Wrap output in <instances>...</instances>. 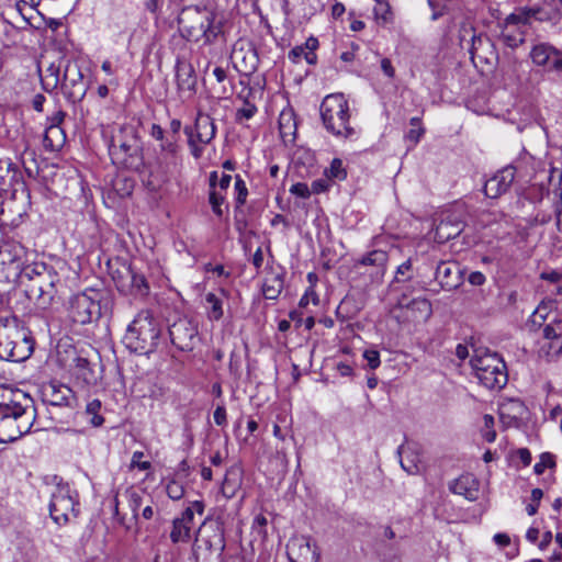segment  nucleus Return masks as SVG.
<instances>
[{"label": "nucleus", "instance_id": "43", "mask_svg": "<svg viewBox=\"0 0 562 562\" xmlns=\"http://www.w3.org/2000/svg\"><path fill=\"white\" fill-rule=\"evenodd\" d=\"M235 67L238 69V71L243 74H251L257 68V56L254 50H248L243 56V65L238 66V64H235Z\"/></svg>", "mask_w": 562, "mask_h": 562}, {"label": "nucleus", "instance_id": "61", "mask_svg": "<svg viewBox=\"0 0 562 562\" xmlns=\"http://www.w3.org/2000/svg\"><path fill=\"white\" fill-rule=\"evenodd\" d=\"M290 192L296 196L306 199L311 195V190L306 183L297 182L293 184L290 189Z\"/></svg>", "mask_w": 562, "mask_h": 562}, {"label": "nucleus", "instance_id": "32", "mask_svg": "<svg viewBox=\"0 0 562 562\" xmlns=\"http://www.w3.org/2000/svg\"><path fill=\"white\" fill-rule=\"evenodd\" d=\"M60 68L61 65H56L52 63L44 71V74L41 76V82L43 86V89L47 92H52L60 83Z\"/></svg>", "mask_w": 562, "mask_h": 562}, {"label": "nucleus", "instance_id": "12", "mask_svg": "<svg viewBox=\"0 0 562 562\" xmlns=\"http://www.w3.org/2000/svg\"><path fill=\"white\" fill-rule=\"evenodd\" d=\"M171 344L180 351H191L196 345L198 325L190 318L179 317L168 328Z\"/></svg>", "mask_w": 562, "mask_h": 562}, {"label": "nucleus", "instance_id": "11", "mask_svg": "<svg viewBox=\"0 0 562 562\" xmlns=\"http://www.w3.org/2000/svg\"><path fill=\"white\" fill-rule=\"evenodd\" d=\"M180 165V154L158 153L155 161L148 166V186L153 190L160 188L178 171Z\"/></svg>", "mask_w": 562, "mask_h": 562}, {"label": "nucleus", "instance_id": "19", "mask_svg": "<svg viewBox=\"0 0 562 562\" xmlns=\"http://www.w3.org/2000/svg\"><path fill=\"white\" fill-rule=\"evenodd\" d=\"M516 169L507 166L490 178L484 186V193L491 199H496L507 192L515 179Z\"/></svg>", "mask_w": 562, "mask_h": 562}, {"label": "nucleus", "instance_id": "22", "mask_svg": "<svg viewBox=\"0 0 562 562\" xmlns=\"http://www.w3.org/2000/svg\"><path fill=\"white\" fill-rule=\"evenodd\" d=\"M44 394L47 402L54 406H71V402L75 398L70 387L57 383L48 384L44 390Z\"/></svg>", "mask_w": 562, "mask_h": 562}, {"label": "nucleus", "instance_id": "31", "mask_svg": "<svg viewBox=\"0 0 562 562\" xmlns=\"http://www.w3.org/2000/svg\"><path fill=\"white\" fill-rule=\"evenodd\" d=\"M241 477L239 469L232 468L229 469L224 477L222 484V493L226 498H233L236 495V492L240 487Z\"/></svg>", "mask_w": 562, "mask_h": 562}, {"label": "nucleus", "instance_id": "46", "mask_svg": "<svg viewBox=\"0 0 562 562\" xmlns=\"http://www.w3.org/2000/svg\"><path fill=\"white\" fill-rule=\"evenodd\" d=\"M159 153L179 154L180 151L177 137L166 135L164 136V140H159Z\"/></svg>", "mask_w": 562, "mask_h": 562}, {"label": "nucleus", "instance_id": "9", "mask_svg": "<svg viewBox=\"0 0 562 562\" xmlns=\"http://www.w3.org/2000/svg\"><path fill=\"white\" fill-rule=\"evenodd\" d=\"M184 134L188 137V146L191 155L199 159L204 150V145L212 142L216 134L213 119L207 114L199 113L193 126H186Z\"/></svg>", "mask_w": 562, "mask_h": 562}, {"label": "nucleus", "instance_id": "59", "mask_svg": "<svg viewBox=\"0 0 562 562\" xmlns=\"http://www.w3.org/2000/svg\"><path fill=\"white\" fill-rule=\"evenodd\" d=\"M484 44L492 46L488 37L483 36V35H477V36L473 35L472 36V45H471V48H470V53L472 54V56L474 54H476L482 48V46Z\"/></svg>", "mask_w": 562, "mask_h": 562}, {"label": "nucleus", "instance_id": "16", "mask_svg": "<svg viewBox=\"0 0 562 562\" xmlns=\"http://www.w3.org/2000/svg\"><path fill=\"white\" fill-rule=\"evenodd\" d=\"M70 316L75 323L88 324L101 314L99 301L87 293L76 294L70 301Z\"/></svg>", "mask_w": 562, "mask_h": 562}, {"label": "nucleus", "instance_id": "33", "mask_svg": "<svg viewBox=\"0 0 562 562\" xmlns=\"http://www.w3.org/2000/svg\"><path fill=\"white\" fill-rule=\"evenodd\" d=\"M387 261V254L383 250H372L364 255L359 261L363 266H373L375 268V274H383L385 270V263Z\"/></svg>", "mask_w": 562, "mask_h": 562}, {"label": "nucleus", "instance_id": "5", "mask_svg": "<svg viewBox=\"0 0 562 562\" xmlns=\"http://www.w3.org/2000/svg\"><path fill=\"white\" fill-rule=\"evenodd\" d=\"M161 329L148 310L137 313L124 336L126 347L139 355L154 352L160 341Z\"/></svg>", "mask_w": 562, "mask_h": 562}, {"label": "nucleus", "instance_id": "42", "mask_svg": "<svg viewBox=\"0 0 562 562\" xmlns=\"http://www.w3.org/2000/svg\"><path fill=\"white\" fill-rule=\"evenodd\" d=\"M374 15L379 23L386 24L392 19L391 7L387 0L375 1Z\"/></svg>", "mask_w": 562, "mask_h": 562}, {"label": "nucleus", "instance_id": "44", "mask_svg": "<svg viewBox=\"0 0 562 562\" xmlns=\"http://www.w3.org/2000/svg\"><path fill=\"white\" fill-rule=\"evenodd\" d=\"M325 175L329 179L344 180L347 177V172L344 168L341 159H333L330 167L325 170Z\"/></svg>", "mask_w": 562, "mask_h": 562}, {"label": "nucleus", "instance_id": "52", "mask_svg": "<svg viewBox=\"0 0 562 562\" xmlns=\"http://www.w3.org/2000/svg\"><path fill=\"white\" fill-rule=\"evenodd\" d=\"M554 465L553 456L550 453H542L540 457V461L537 462L533 467V471L536 474L540 475L544 472L547 468H551Z\"/></svg>", "mask_w": 562, "mask_h": 562}, {"label": "nucleus", "instance_id": "36", "mask_svg": "<svg viewBox=\"0 0 562 562\" xmlns=\"http://www.w3.org/2000/svg\"><path fill=\"white\" fill-rule=\"evenodd\" d=\"M207 304V318L210 321H220L223 317V300L215 293H207L205 295Z\"/></svg>", "mask_w": 562, "mask_h": 562}, {"label": "nucleus", "instance_id": "21", "mask_svg": "<svg viewBox=\"0 0 562 562\" xmlns=\"http://www.w3.org/2000/svg\"><path fill=\"white\" fill-rule=\"evenodd\" d=\"M193 524V509L187 507L180 517H176L172 520V527L170 531V540L173 544L180 542H188L191 538V528Z\"/></svg>", "mask_w": 562, "mask_h": 562}, {"label": "nucleus", "instance_id": "28", "mask_svg": "<svg viewBox=\"0 0 562 562\" xmlns=\"http://www.w3.org/2000/svg\"><path fill=\"white\" fill-rule=\"evenodd\" d=\"M66 135L60 126H47L43 137V145L46 149L54 151L63 147Z\"/></svg>", "mask_w": 562, "mask_h": 562}, {"label": "nucleus", "instance_id": "10", "mask_svg": "<svg viewBox=\"0 0 562 562\" xmlns=\"http://www.w3.org/2000/svg\"><path fill=\"white\" fill-rule=\"evenodd\" d=\"M60 89L70 103L80 102L87 93V85L79 65L70 59L64 63V75L60 79Z\"/></svg>", "mask_w": 562, "mask_h": 562}, {"label": "nucleus", "instance_id": "18", "mask_svg": "<svg viewBox=\"0 0 562 562\" xmlns=\"http://www.w3.org/2000/svg\"><path fill=\"white\" fill-rule=\"evenodd\" d=\"M286 554L290 562H316L318 553L311 538L294 536L286 544Z\"/></svg>", "mask_w": 562, "mask_h": 562}, {"label": "nucleus", "instance_id": "14", "mask_svg": "<svg viewBox=\"0 0 562 562\" xmlns=\"http://www.w3.org/2000/svg\"><path fill=\"white\" fill-rule=\"evenodd\" d=\"M463 228V211L456 207L442 213L439 223L435 227L434 239L439 244H443L459 236Z\"/></svg>", "mask_w": 562, "mask_h": 562}, {"label": "nucleus", "instance_id": "45", "mask_svg": "<svg viewBox=\"0 0 562 562\" xmlns=\"http://www.w3.org/2000/svg\"><path fill=\"white\" fill-rule=\"evenodd\" d=\"M484 426L482 428V436L487 442H493L496 439V431L494 430L495 419L492 415H484Z\"/></svg>", "mask_w": 562, "mask_h": 562}, {"label": "nucleus", "instance_id": "6", "mask_svg": "<svg viewBox=\"0 0 562 562\" xmlns=\"http://www.w3.org/2000/svg\"><path fill=\"white\" fill-rule=\"evenodd\" d=\"M319 111L323 125L328 133L344 138L357 135L356 130L350 125L349 104L342 93L325 97Z\"/></svg>", "mask_w": 562, "mask_h": 562}, {"label": "nucleus", "instance_id": "38", "mask_svg": "<svg viewBox=\"0 0 562 562\" xmlns=\"http://www.w3.org/2000/svg\"><path fill=\"white\" fill-rule=\"evenodd\" d=\"M541 13V8H525L519 13H512L505 19V24H528L530 18H536Z\"/></svg>", "mask_w": 562, "mask_h": 562}, {"label": "nucleus", "instance_id": "53", "mask_svg": "<svg viewBox=\"0 0 562 562\" xmlns=\"http://www.w3.org/2000/svg\"><path fill=\"white\" fill-rule=\"evenodd\" d=\"M543 337L549 341H554L559 345V348H562V334L559 333L552 324H549L543 328Z\"/></svg>", "mask_w": 562, "mask_h": 562}, {"label": "nucleus", "instance_id": "35", "mask_svg": "<svg viewBox=\"0 0 562 562\" xmlns=\"http://www.w3.org/2000/svg\"><path fill=\"white\" fill-rule=\"evenodd\" d=\"M283 289V278L280 274L267 277L262 285V293L268 300H276Z\"/></svg>", "mask_w": 562, "mask_h": 562}, {"label": "nucleus", "instance_id": "1", "mask_svg": "<svg viewBox=\"0 0 562 562\" xmlns=\"http://www.w3.org/2000/svg\"><path fill=\"white\" fill-rule=\"evenodd\" d=\"M36 419L33 398L22 390H7L0 397V443L29 434Z\"/></svg>", "mask_w": 562, "mask_h": 562}, {"label": "nucleus", "instance_id": "63", "mask_svg": "<svg viewBox=\"0 0 562 562\" xmlns=\"http://www.w3.org/2000/svg\"><path fill=\"white\" fill-rule=\"evenodd\" d=\"M214 422L217 426H224L227 423L226 408L224 405H218L213 414Z\"/></svg>", "mask_w": 562, "mask_h": 562}, {"label": "nucleus", "instance_id": "58", "mask_svg": "<svg viewBox=\"0 0 562 562\" xmlns=\"http://www.w3.org/2000/svg\"><path fill=\"white\" fill-rule=\"evenodd\" d=\"M363 358L367 360L369 368L372 370L376 369L381 363L380 353L376 350H366L363 352Z\"/></svg>", "mask_w": 562, "mask_h": 562}, {"label": "nucleus", "instance_id": "8", "mask_svg": "<svg viewBox=\"0 0 562 562\" xmlns=\"http://www.w3.org/2000/svg\"><path fill=\"white\" fill-rule=\"evenodd\" d=\"M49 494V515L55 524L64 526L78 516V493L68 483L58 482L50 486Z\"/></svg>", "mask_w": 562, "mask_h": 562}, {"label": "nucleus", "instance_id": "20", "mask_svg": "<svg viewBox=\"0 0 562 562\" xmlns=\"http://www.w3.org/2000/svg\"><path fill=\"white\" fill-rule=\"evenodd\" d=\"M436 280L442 289L453 290L461 284L462 271L456 261H441L436 269Z\"/></svg>", "mask_w": 562, "mask_h": 562}, {"label": "nucleus", "instance_id": "64", "mask_svg": "<svg viewBox=\"0 0 562 562\" xmlns=\"http://www.w3.org/2000/svg\"><path fill=\"white\" fill-rule=\"evenodd\" d=\"M425 133V130L423 127H411V130L407 132V139L411 140L414 145H416L423 134Z\"/></svg>", "mask_w": 562, "mask_h": 562}, {"label": "nucleus", "instance_id": "4", "mask_svg": "<svg viewBox=\"0 0 562 562\" xmlns=\"http://www.w3.org/2000/svg\"><path fill=\"white\" fill-rule=\"evenodd\" d=\"M109 153L114 164L142 171L145 168L143 143L134 125H121L112 135Z\"/></svg>", "mask_w": 562, "mask_h": 562}, {"label": "nucleus", "instance_id": "49", "mask_svg": "<svg viewBox=\"0 0 562 562\" xmlns=\"http://www.w3.org/2000/svg\"><path fill=\"white\" fill-rule=\"evenodd\" d=\"M166 493L171 499L179 501L184 495V488L181 483L171 480L167 483Z\"/></svg>", "mask_w": 562, "mask_h": 562}, {"label": "nucleus", "instance_id": "3", "mask_svg": "<svg viewBox=\"0 0 562 562\" xmlns=\"http://www.w3.org/2000/svg\"><path fill=\"white\" fill-rule=\"evenodd\" d=\"M34 350L30 330L14 315H0V359L22 362Z\"/></svg>", "mask_w": 562, "mask_h": 562}, {"label": "nucleus", "instance_id": "7", "mask_svg": "<svg viewBox=\"0 0 562 562\" xmlns=\"http://www.w3.org/2000/svg\"><path fill=\"white\" fill-rule=\"evenodd\" d=\"M479 382L488 390H501L508 381L504 360L496 353L479 349L470 360Z\"/></svg>", "mask_w": 562, "mask_h": 562}, {"label": "nucleus", "instance_id": "25", "mask_svg": "<svg viewBox=\"0 0 562 562\" xmlns=\"http://www.w3.org/2000/svg\"><path fill=\"white\" fill-rule=\"evenodd\" d=\"M204 43H213L223 32V21L217 14L209 12L200 23Z\"/></svg>", "mask_w": 562, "mask_h": 562}, {"label": "nucleus", "instance_id": "40", "mask_svg": "<svg viewBox=\"0 0 562 562\" xmlns=\"http://www.w3.org/2000/svg\"><path fill=\"white\" fill-rule=\"evenodd\" d=\"M26 7H27V3L26 1L24 0H20L18 3H16V10L19 11V13L21 14V16L23 18L24 22L33 27H36L38 29L40 25L35 24L34 21L36 20V16L35 15H38L41 19H43V16L41 15V13L38 11H36L33 7H29L27 8V12H25L26 10Z\"/></svg>", "mask_w": 562, "mask_h": 562}, {"label": "nucleus", "instance_id": "13", "mask_svg": "<svg viewBox=\"0 0 562 562\" xmlns=\"http://www.w3.org/2000/svg\"><path fill=\"white\" fill-rule=\"evenodd\" d=\"M26 255V248L19 241L5 239L0 243V265L10 269L8 278L11 276L18 280L21 277Z\"/></svg>", "mask_w": 562, "mask_h": 562}, {"label": "nucleus", "instance_id": "26", "mask_svg": "<svg viewBox=\"0 0 562 562\" xmlns=\"http://www.w3.org/2000/svg\"><path fill=\"white\" fill-rule=\"evenodd\" d=\"M553 55L562 56V50L557 49L554 46L548 43L537 44L530 52V58L532 63L540 67H544Z\"/></svg>", "mask_w": 562, "mask_h": 562}, {"label": "nucleus", "instance_id": "54", "mask_svg": "<svg viewBox=\"0 0 562 562\" xmlns=\"http://www.w3.org/2000/svg\"><path fill=\"white\" fill-rule=\"evenodd\" d=\"M412 270V261L408 259L400 265L396 269L395 281L404 282L411 279L409 272Z\"/></svg>", "mask_w": 562, "mask_h": 562}, {"label": "nucleus", "instance_id": "62", "mask_svg": "<svg viewBox=\"0 0 562 562\" xmlns=\"http://www.w3.org/2000/svg\"><path fill=\"white\" fill-rule=\"evenodd\" d=\"M310 301L313 302L314 305L318 304V296L316 292L313 289H308L305 294L300 300V307H306L310 303Z\"/></svg>", "mask_w": 562, "mask_h": 562}, {"label": "nucleus", "instance_id": "55", "mask_svg": "<svg viewBox=\"0 0 562 562\" xmlns=\"http://www.w3.org/2000/svg\"><path fill=\"white\" fill-rule=\"evenodd\" d=\"M542 496H543L542 490L533 488L531 491V501H532V503L527 505V507H526V512H527L528 515L532 516V515H535L537 513L538 505H539Z\"/></svg>", "mask_w": 562, "mask_h": 562}, {"label": "nucleus", "instance_id": "57", "mask_svg": "<svg viewBox=\"0 0 562 562\" xmlns=\"http://www.w3.org/2000/svg\"><path fill=\"white\" fill-rule=\"evenodd\" d=\"M143 457H144V452L135 451L132 456L131 465L133 468H137L142 471L149 470L151 464L149 461H142Z\"/></svg>", "mask_w": 562, "mask_h": 562}, {"label": "nucleus", "instance_id": "29", "mask_svg": "<svg viewBox=\"0 0 562 562\" xmlns=\"http://www.w3.org/2000/svg\"><path fill=\"white\" fill-rule=\"evenodd\" d=\"M397 453L401 457V465L409 474L419 472L420 458L419 454L413 451L409 447L400 446Z\"/></svg>", "mask_w": 562, "mask_h": 562}, {"label": "nucleus", "instance_id": "27", "mask_svg": "<svg viewBox=\"0 0 562 562\" xmlns=\"http://www.w3.org/2000/svg\"><path fill=\"white\" fill-rule=\"evenodd\" d=\"M217 181V171H212L210 173V194H209V202L211 204L212 211L214 214H216L218 217H221L224 213L223 204L225 202V196L223 194V191L217 190L216 187Z\"/></svg>", "mask_w": 562, "mask_h": 562}, {"label": "nucleus", "instance_id": "24", "mask_svg": "<svg viewBox=\"0 0 562 562\" xmlns=\"http://www.w3.org/2000/svg\"><path fill=\"white\" fill-rule=\"evenodd\" d=\"M176 79L180 91L194 92L196 77L193 66L186 60H178L176 65Z\"/></svg>", "mask_w": 562, "mask_h": 562}, {"label": "nucleus", "instance_id": "30", "mask_svg": "<svg viewBox=\"0 0 562 562\" xmlns=\"http://www.w3.org/2000/svg\"><path fill=\"white\" fill-rule=\"evenodd\" d=\"M279 131L283 142H291L295 136L296 122L292 111H282L279 116Z\"/></svg>", "mask_w": 562, "mask_h": 562}, {"label": "nucleus", "instance_id": "50", "mask_svg": "<svg viewBox=\"0 0 562 562\" xmlns=\"http://www.w3.org/2000/svg\"><path fill=\"white\" fill-rule=\"evenodd\" d=\"M562 19V12L559 9L552 11H544L541 9V13H538L537 20L540 22H550L553 25L560 23Z\"/></svg>", "mask_w": 562, "mask_h": 562}, {"label": "nucleus", "instance_id": "39", "mask_svg": "<svg viewBox=\"0 0 562 562\" xmlns=\"http://www.w3.org/2000/svg\"><path fill=\"white\" fill-rule=\"evenodd\" d=\"M289 58L293 63H299L301 60V58H304L306 60V63L310 65H314L317 60V56H316L315 52H311L303 46H296V47L292 48L289 53Z\"/></svg>", "mask_w": 562, "mask_h": 562}, {"label": "nucleus", "instance_id": "56", "mask_svg": "<svg viewBox=\"0 0 562 562\" xmlns=\"http://www.w3.org/2000/svg\"><path fill=\"white\" fill-rule=\"evenodd\" d=\"M256 105L248 101H245L244 106L237 111L236 117L237 120H249L256 114Z\"/></svg>", "mask_w": 562, "mask_h": 562}, {"label": "nucleus", "instance_id": "2", "mask_svg": "<svg viewBox=\"0 0 562 562\" xmlns=\"http://www.w3.org/2000/svg\"><path fill=\"white\" fill-rule=\"evenodd\" d=\"M18 282L24 286L26 296L34 301L37 307L46 310L57 295V283L60 279L53 267L44 262H34L23 268Z\"/></svg>", "mask_w": 562, "mask_h": 562}, {"label": "nucleus", "instance_id": "17", "mask_svg": "<svg viewBox=\"0 0 562 562\" xmlns=\"http://www.w3.org/2000/svg\"><path fill=\"white\" fill-rule=\"evenodd\" d=\"M113 279L117 290L122 293L143 297L149 292V285L145 277L137 273L131 267H126L123 273L114 277Z\"/></svg>", "mask_w": 562, "mask_h": 562}, {"label": "nucleus", "instance_id": "23", "mask_svg": "<svg viewBox=\"0 0 562 562\" xmlns=\"http://www.w3.org/2000/svg\"><path fill=\"white\" fill-rule=\"evenodd\" d=\"M450 491L469 501H475L479 497V482L472 474H463L450 484Z\"/></svg>", "mask_w": 562, "mask_h": 562}, {"label": "nucleus", "instance_id": "48", "mask_svg": "<svg viewBox=\"0 0 562 562\" xmlns=\"http://www.w3.org/2000/svg\"><path fill=\"white\" fill-rule=\"evenodd\" d=\"M234 189L236 192L237 206H241L246 202L248 189L245 181L239 176H236Z\"/></svg>", "mask_w": 562, "mask_h": 562}, {"label": "nucleus", "instance_id": "34", "mask_svg": "<svg viewBox=\"0 0 562 562\" xmlns=\"http://www.w3.org/2000/svg\"><path fill=\"white\" fill-rule=\"evenodd\" d=\"M128 507L133 514V518L137 521L139 518V510L145 506L148 495L145 491L130 488L126 491Z\"/></svg>", "mask_w": 562, "mask_h": 562}, {"label": "nucleus", "instance_id": "37", "mask_svg": "<svg viewBox=\"0 0 562 562\" xmlns=\"http://www.w3.org/2000/svg\"><path fill=\"white\" fill-rule=\"evenodd\" d=\"M101 407L102 403L98 398L88 402L86 405L85 414L92 427H101L104 423V417L100 414Z\"/></svg>", "mask_w": 562, "mask_h": 562}, {"label": "nucleus", "instance_id": "15", "mask_svg": "<svg viewBox=\"0 0 562 562\" xmlns=\"http://www.w3.org/2000/svg\"><path fill=\"white\" fill-rule=\"evenodd\" d=\"M195 541L199 542V544H196V551L204 547V550L209 554L217 552L221 557L226 547L224 528L217 522L206 524L204 521L199 529Z\"/></svg>", "mask_w": 562, "mask_h": 562}, {"label": "nucleus", "instance_id": "47", "mask_svg": "<svg viewBox=\"0 0 562 562\" xmlns=\"http://www.w3.org/2000/svg\"><path fill=\"white\" fill-rule=\"evenodd\" d=\"M503 42L510 48H516L525 41L524 33L521 32H506L503 31L501 35Z\"/></svg>", "mask_w": 562, "mask_h": 562}, {"label": "nucleus", "instance_id": "60", "mask_svg": "<svg viewBox=\"0 0 562 562\" xmlns=\"http://www.w3.org/2000/svg\"><path fill=\"white\" fill-rule=\"evenodd\" d=\"M549 306L544 303H541L532 314V323L537 325H541V322L546 321L548 316Z\"/></svg>", "mask_w": 562, "mask_h": 562}, {"label": "nucleus", "instance_id": "41", "mask_svg": "<svg viewBox=\"0 0 562 562\" xmlns=\"http://www.w3.org/2000/svg\"><path fill=\"white\" fill-rule=\"evenodd\" d=\"M26 7H27V3L26 1L24 0H20L18 3H16V10L19 11V13L21 14V16L23 18L24 22L33 27H36L38 29L40 25L35 24L34 21L36 20V16L35 15H38L41 19H43V16L41 15V13L38 11H36L33 7H29L27 8V12H25L26 10Z\"/></svg>", "mask_w": 562, "mask_h": 562}, {"label": "nucleus", "instance_id": "51", "mask_svg": "<svg viewBox=\"0 0 562 562\" xmlns=\"http://www.w3.org/2000/svg\"><path fill=\"white\" fill-rule=\"evenodd\" d=\"M89 366L90 363L86 358L79 357L76 359V367L79 370V374L88 383H90L94 379Z\"/></svg>", "mask_w": 562, "mask_h": 562}]
</instances>
